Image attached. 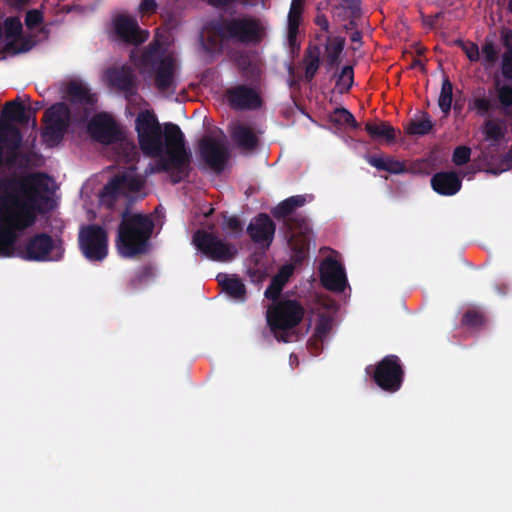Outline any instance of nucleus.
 <instances>
[{"label": "nucleus", "instance_id": "nucleus-1", "mask_svg": "<svg viewBox=\"0 0 512 512\" xmlns=\"http://www.w3.org/2000/svg\"><path fill=\"white\" fill-rule=\"evenodd\" d=\"M49 176L42 172L12 174L0 179V257L13 254L17 233L31 228L41 211Z\"/></svg>", "mask_w": 512, "mask_h": 512}, {"label": "nucleus", "instance_id": "nucleus-2", "mask_svg": "<svg viewBox=\"0 0 512 512\" xmlns=\"http://www.w3.org/2000/svg\"><path fill=\"white\" fill-rule=\"evenodd\" d=\"M139 149L145 157L156 159L152 173H166L172 185L185 181L191 172V152L178 124L158 122L153 111L143 110L135 118Z\"/></svg>", "mask_w": 512, "mask_h": 512}, {"label": "nucleus", "instance_id": "nucleus-3", "mask_svg": "<svg viewBox=\"0 0 512 512\" xmlns=\"http://www.w3.org/2000/svg\"><path fill=\"white\" fill-rule=\"evenodd\" d=\"M154 222L150 216L124 210L117 228L116 247L124 258H135L149 250Z\"/></svg>", "mask_w": 512, "mask_h": 512}, {"label": "nucleus", "instance_id": "nucleus-4", "mask_svg": "<svg viewBox=\"0 0 512 512\" xmlns=\"http://www.w3.org/2000/svg\"><path fill=\"white\" fill-rule=\"evenodd\" d=\"M305 204L304 195H294L284 201L279 202L272 209V216L277 220L283 221L289 235V242L293 246V250L298 253H304L308 245V235L311 232L308 219L302 214H293L294 211Z\"/></svg>", "mask_w": 512, "mask_h": 512}, {"label": "nucleus", "instance_id": "nucleus-5", "mask_svg": "<svg viewBox=\"0 0 512 512\" xmlns=\"http://www.w3.org/2000/svg\"><path fill=\"white\" fill-rule=\"evenodd\" d=\"M305 315L304 306L292 299L280 300L268 307L267 323L279 342L288 343L294 336L293 330Z\"/></svg>", "mask_w": 512, "mask_h": 512}, {"label": "nucleus", "instance_id": "nucleus-6", "mask_svg": "<svg viewBox=\"0 0 512 512\" xmlns=\"http://www.w3.org/2000/svg\"><path fill=\"white\" fill-rule=\"evenodd\" d=\"M87 130L91 138L103 145H110L120 141L121 155L128 162L134 161L137 157L136 146L133 142L122 140L121 130L107 113H100L88 122Z\"/></svg>", "mask_w": 512, "mask_h": 512}, {"label": "nucleus", "instance_id": "nucleus-7", "mask_svg": "<svg viewBox=\"0 0 512 512\" xmlns=\"http://www.w3.org/2000/svg\"><path fill=\"white\" fill-rule=\"evenodd\" d=\"M211 31L223 40L250 44L259 41L258 21L252 18H225L211 23Z\"/></svg>", "mask_w": 512, "mask_h": 512}, {"label": "nucleus", "instance_id": "nucleus-8", "mask_svg": "<svg viewBox=\"0 0 512 512\" xmlns=\"http://www.w3.org/2000/svg\"><path fill=\"white\" fill-rule=\"evenodd\" d=\"M366 374L372 377L377 387L387 393H395L402 387L403 371L401 359L396 355H386L376 365L366 367Z\"/></svg>", "mask_w": 512, "mask_h": 512}, {"label": "nucleus", "instance_id": "nucleus-9", "mask_svg": "<svg viewBox=\"0 0 512 512\" xmlns=\"http://www.w3.org/2000/svg\"><path fill=\"white\" fill-rule=\"evenodd\" d=\"M44 129L42 139L49 146H56L63 141L64 135L70 128L71 111L64 102H58L48 108L44 113Z\"/></svg>", "mask_w": 512, "mask_h": 512}, {"label": "nucleus", "instance_id": "nucleus-10", "mask_svg": "<svg viewBox=\"0 0 512 512\" xmlns=\"http://www.w3.org/2000/svg\"><path fill=\"white\" fill-rule=\"evenodd\" d=\"M192 242L199 252L214 262L228 263L237 255L236 246L203 229L193 234Z\"/></svg>", "mask_w": 512, "mask_h": 512}, {"label": "nucleus", "instance_id": "nucleus-11", "mask_svg": "<svg viewBox=\"0 0 512 512\" xmlns=\"http://www.w3.org/2000/svg\"><path fill=\"white\" fill-rule=\"evenodd\" d=\"M63 255V243L54 241L49 234L33 235L24 244L23 258L27 261L58 262L63 258Z\"/></svg>", "mask_w": 512, "mask_h": 512}, {"label": "nucleus", "instance_id": "nucleus-12", "mask_svg": "<svg viewBox=\"0 0 512 512\" xmlns=\"http://www.w3.org/2000/svg\"><path fill=\"white\" fill-rule=\"evenodd\" d=\"M107 232L96 224L82 226L78 233V247L91 262H101L107 257Z\"/></svg>", "mask_w": 512, "mask_h": 512}, {"label": "nucleus", "instance_id": "nucleus-13", "mask_svg": "<svg viewBox=\"0 0 512 512\" xmlns=\"http://www.w3.org/2000/svg\"><path fill=\"white\" fill-rule=\"evenodd\" d=\"M143 187V181L135 174L133 169L118 172L103 186L100 198L113 203L121 195L137 193Z\"/></svg>", "mask_w": 512, "mask_h": 512}, {"label": "nucleus", "instance_id": "nucleus-14", "mask_svg": "<svg viewBox=\"0 0 512 512\" xmlns=\"http://www.w3.org/2000/svg\"><path fill=\"white\" fill-rule=\"evenodd\" d=\"M200 157L208 168L221 174L229 160V150L225 140L213 137H204L199 143Z\"/></svg>", "mask_w": 512, "mask_h": 512}, {"label": "nucleus", "instance_id": "nucleus-15", "mask_svg": "<svg viewBox=\"0 0 512 512\" xmlns=\"http://www.w3.org/2000/svg\"><path fill=\"white\" fill-rule=\"evenodd\" d=\"M322 286L330 292L342 293L347 287V276L344 267L337 260L328 257L319 267Z\"/></svg>", "mask_w": 512, "mask_h": 512}, {"label": "nucleus", "instance_id": "nucleus-16", "mask_svg": "<svg viewBox=\"0 0 512 512\" xmlns=\"http://www.w3.org/2000/svg\"><path fill=\"white\" fill-rule=\"evenodd\" d=\"M226 99L232 108L240 110H254L262 106V99L257 90L246 85H237L227 89Z\"/></svg>", "mask_w": 512, "mask_h": 512}, {"label": "nucleus", "instance_id": "nucleus-17", "mask_svg": "<svg viewBox=\"0 0 512 512\" xmlns=\"http://www.w3.org/2000/svg\"><path fill=\"white\" fill-rule=\"evenodd\" d=\"M10 135V149L6 151L4 167L8 169H28L31 166V154L20 151L23 136L17 127H6Z\"/></svg>", "mask_w": 512, "mask_h": 512}, {"label": "nucleus", "instance_id": "nucleus-18", "mask_svg": "<svg viewBox=\"0 0 512 512\" xmlns=\"http://www.w3.org/2000/svg\"><path fill=\"white\" fill-rule=\"evenodd\" d=\"M276 225L267 213L261 212L251 219L246 232L256 244L269 246L275 237Z\"/></svg>", "mask_w": 512, "mask_h": 512}, {"label": "nucleus", "instance_id": "nucleus-19", "mask_svg": "<svg viewBox=\"0 0 512 512\" xmlns=\"http://www.w3.org/2000/svg\"><path fill=\"white\" fill-rule=\"evenodd\" d=\"M114 31L118 38L130 45H139L149 37V33L141 30L135 19L125 15L118 16L114 20Z\"/></svg>", "mask_w": 512, "mask_h": 512}, {"label": "nucleus", "instance_id": "nucleus-20", "mask_svg": "<svg viewBox=\"0 0 512 512\" xmlns=\"http://www.w3.org/2000/svg\"><path fill=\"white\" fill-rule=\"evenodd\" d=\"M109 85L125 94L129 98L136 94V77L131 67L122 66L110 68L106 71Z\"/></svg>", "mask_w": 512, "mask_h": 512}, {"label": "nucleus", "instance_id": "nucleus-21", "mask_svg": "<svg viewBox=\"0 0 512 512\" xmlns=\"http://www.w3.org/2000/svg\"><path fill=\"white\" fill-rule=\"evenodd\" d=\"M60 92H62L63 98L69 100L73 105H83L87 108L93 107L96 103V98L90 93L89 88L78 80L63 83Z\"/></svg>", "mask_w": 512, "mask_h": 512}, {"label": "nucleus", "instance_id": "nucleus-22", "mask_svg": "<svg viewBox=\"0 0 512 512\" xmlns=\"http://www.w3.org/2000/svg\"><path fill=\"white\" fill-rule=\"evenodd\" d=\"M430 184L438 195L452 196L459 192L461 179L455 171H441L431 177Z\"/></svg>", "mask_w": 512, "mask_h": 512}, {"label": "nucleus", "instance_id": "nucleus-23", "mask_svg": "<svg viewBox=\"0 0 512 512\" xmlns=\"http://www.w3.org/2000/svg\"><path fill=\"white\" fill-rule=\"evenodd\" d=\"M175 75V61L170 56H164L160 59L156 66V83L157 89L166 91L173 86V76Z\"/></svg>", "mask_w": 512, "mask_h": 512}, {"label": "nucleus", "instance_id": "nucleus-24", "mask_svg": "<svg viewBox=\"0 0 512 512\" xmlns=\"http://www.w3.org/2000/svg\"><path fill=\"white\" fill-rule=\"evenodd\" d=\"M217 280L218 284L221 286L222 292L238 302L245 301V295L247 294V291L245 290L244 283L240 280L239 277L235 275L228 276L225 274H220L218 275Z\"/></svg>", "mask_w": 512, "mask_h": 512}, {"label": "nucleus", "instance_id": "nucleus-25", "mask_svg": "<svg viewBox=\"0 0 512 512\" xmlns=\"http://www.w3.org/2000/svg\"><path fill=\"white\" fill-rule=\"evenodd\" d=\"M365 131L374 141H384L388 144H392L396 140L395 129L388 122H366Z\"/></svg>", "mask_w": 512, "mask_h": 512}, {"label": "nucleus", "instance_id": "nucleus-26", "mask_svg": "<svg viewBox=\"0 0 512 512\" xmlns=\"http://www.w3.org/2000/svg\"><path fill=\"white\" fill-rule=\"evenodd\" d=\"M368 164L377 168V170L388 172L393 175H400L406 172L405 164L395 160L391 157L384 158L383 156H365Z\"/></svg>", "mask_w": 512, "mask_h": 512}, {"label": "nucleus", "instance_id": "nucleus-27", "mask_svg": "<svg viewBox=\"0 0 512 512\" xmlns=\"http://www.w3.org/2000/svg\"><path fill=\"white\" fill-rule=\"evenodd\" d=\"M303 63L305 68L304 79L311 82L315 78L320 65V48L318 45L310 44L305 49Z\"/></svg>", "mask_w": 512, "mask_h": 512}, {"label": "nucleus", "instance_id": "nucleus-28", "mask_svg": "<svg viewBox=\"0 0 512 512\" xmlns=\"http://www.w3.org/2000/svg\"><path fill=\"white\" fill-rule=\"evenodd\" d=\"M232 139L239 147L246 150H253L258 146V137L254 131L242 124L235 127L232 132Z\"/></svg>", "mask_w": 512, "mask_h": 512}, {"label": "nucleus", "instance_id": "nucleus-29", "mask_svg": "<svg viewBox=\"0 0 512 512\" xmlns=\"http://www.w3.org/2000/svg\"><path fill=\"white\" fill-rule=\"evenodd\" d=\"M2 116L6 119L25 125L28 123L32 114L25 108V106L18 101H9L5 104L2 110Z\"/></svg>", "mask_w": 512, "mask_h": 512}, {"label": "nucleus", "instance_id": "nucleus-30", "mask_svg": "<svg viewBox=\"0 0 512 512\" xmlns=\"http://www.w3.org/2000/svg\"><path fill=\"white\" fill-rule=\"evenodd\" d=\"M488 323L485 312L479 307H472L466 310L460 319V325L478 331Z\"/></svg>", "mask_w": 512, "mask_h": 512}, {"label": "nucleus", "instance_id": "nucleus-31", "mask_svg": "<svg viewBox=\"0 0 512 512\" xmlns=\"http://www.w3.org/2000/svg\"><path fill=\"white\" fill-rule=\"evenodd\" d=\"M332 325L330 318L324 315L319 317L318 322H316L315 325L314 335H312L310 340L311 348L319 350L322 347V343L329 335Z\"/></svg>", "mask_w": 512, "mask_h": 512}, {"label": "nucleus", "instance_id": "nucleus-32", "mask_svg": "<svg viewBox=\"0 0 512 512\" xmlns=\"http://www.w3.org/2000/svg\"><path fill=\"white\" fill-rule=\"evenodd\" d=\"M434 127L431 122L430 116L427 113L423 114L421 119H412L406 124L405 133L408 135L425 136L429 134Z\"/></svg>", "mask_w": 512, "mask_h": 512}, {"label": "nucleus", "instance_id": "nucleus-33", "mask_svg": "<svg viewBox=\"0 0 512 512\" xmlns=\"http://www.w3.org/2000/svg\"><path fill=\"white\" fill-rule=\"evenodd\" d=\"M336 78V88L341 94H347L353 85V68L351 65H346L341 68L339 73L334 74Z\"/></svg>", "mask_w": 512, "mask_h": 512}, {"label": "nucleus", "instance_id": "nucleus-34", "mask_svg": "<svg viewBox=\"0 0 512 512\" xmlns=\"http://www.w3.org/2000/svg\"><path fill=\"white\" fill-rule=\"evenodd\" d=\"M330 122L336 125L350 126L354 129L359 128V123L356 121L355 117L347 108L343 107L334 108L332 115H330Z\"/></svg>", "mask_w": 512, "mask_h": 512}, {"label": "nucleus", "instance_id": "nucleus-35", "mask_svg": "<svg viewBox=\"0 0 512 512\" xmlns=\"http://www.w3.org/2000/svg\"><path fill=\"white\" fill-rule=\"evenodd\" d=\"M452 90V82L448 78H444L442 80L440 97H438V107H440L441 112L445 115H448L452 106Z\"/></svg>", "mask_w": 512, "mask_h": 512}, {"label": "nucleus", "instance_id": "nucleus-36", "mask_svg": "<svg viewBox=\"0 0 512 512\" xmlns=\"http://www.w3.org/2000/svg\"><path fill=\"white\" fill-rule=\"evenodd\" d=\"M345 39L341 37L334 38V41L330 46H326L328 54H326V65L330 68L340 63V55L344 50Z\"/></svg>", "mask_w": 512, "mask_h": 512}, {"label": "nucleus", "instance_id": "nucleus-37", "mask_svg": "<svg viewBox=\"0 0 512 512\" xmlns=\"http://www.w3.org/2000/svg\"><path fill=\"white\" fill-rule=\"evenodd\" d=\"M303 10V0H292V4H290L289 15H287V30H298Z\"/></svg>", "mask_w": 512, "mask_h": 512}, {"label": "nucleus", "instance_id": "nucleus-38", "mask_svg": "<svg viewBox=\"0 0 512 512\" xmlns=\"http://www.w3.org/2000/svg\"><path fill=\"white\" fill-rule=\"evenodd\" d=\"M228 41L229 40L222 39L213 31H211V34H208L206 37H200V43H202L203 50L208 54L222 52V43Z\"/></svg>", "mask_w": 512, "mask_h": 512}, {"label": "nucleus", "instance_id": "nucleus-39", "mask_svg": "<svg viewBox=\"0 0 512 512\" xmlns=\"http://www.w3.org/2000/svg\"><path fill=\"white\" fill-rule=\"evenodd\" d=\"M9 127L16 126L10 123H0V168H2L3 164L5 163V147L6 151H9L10 149V135L9 132L6 130V128Z\"/></svg>", "mask_w": 512, "mask_h": 512}, {"label": "nucleus", "instance_id": "nucleus-40", "mask_svg": "<svg viewBox=\"0 0 512 512\" xmlns=\"http://www.w3.org/2000/svg\"><path fill=\"white\" fill-rule=\"evenodd\" d=\"M5 37L8 39L18 38L23 32V25L20 18L8 17L4 22Z\"/></svg>", "mask_w": 512, "mask_h": 512}, {"label": "nucleus", "instance_id": "nucleus-41", "mask_svg": "<svg viewBox=\"0 0 512 512\" xmlns=\"http://www.w3.org/2000/svg\"><path fill=\"white\" fill-rule=\"evenodd\" d=\"M222 229L228 231V235L233 238H238L243 233V223L240 218L236 215L225 217L224 225Z\"/></svg>", "mask_w": 512, "mask_h": 512}, {"label": "nucleus", "instance_id": "nucleus-42", "mask_svg": "<svg viewBox=\"0 0 512 512\" xmlns=\"http://www.w3.org/2000/svg\"><path fill=\"white\" fill-rule=\"evenodd\" d=\"M485 138L491 141H498L503 138V130L494 120H487L484 124Z\"/></svg>", "mask_w": 512, "mask_h": 512}, {"label": "nucleus", "instance_id": "nucleus-43", "mask_svg": "<svg viewBox=\"0 0 512 512\" xmlns=\"http://www.w3.org/2000/svg\"><path fill=\"white\" fill-rule=\"evenodd\" d=\"M471 149L466 145H460L452 153V162L456 166H463L470 161Z\"/></svg>", "mask_w": 512, "mask_h": 512}, {"label": "nucleus", "instance_id": "nucleus-44", "mask_svg": "<svg viewBox=\"0 0 512 512\" xmlns=\"http://www.w3.org/2000/svg\"><path fill=\"white\" fill-rule=\"evenodd\" d=\"M481 53H483L484 56V63L487 65H492L497 60V49L495 44L492 43V41H487L481 47Z\"/></svg>", "mask_w": 512, "mask_h": 512}, {"label": "nucleus", "instance_id": "nucleus-45", "mask_svg": "<svg viewBox=\"0 0 512 512\" xmlns=\"http://www.w3.org/2000/svg\"><path fill=\"white\" fill-rule=\"evenodd\" d=\"M43 16L39 10H28L26 18H24V24L28 29H34L42 24Z\"/></svg>", "mask_w": 512, "mask_h": 512}, {"label": "nucleus", "instance_id": "nucleus-46", "mask_svg": "<svg viewBox=\"0 0 512 512\" xmlns=\"http://www.w3.org/2000/svg\"><path fill=\"white\" fill-rule=\"evenodd\" d=\"M285 285H286L285 283H278L276 281H271V283H269V286L267 287V289H265L264 297L269 300H273L275 302L279 301L278 299H279L280 293L283 290V287Z\"/></svg>", "mask_w": 512, "mask_h": 512}, {"label": "nucleus", "instance_id": "nucleus-47", "mask_svg": "<svg viewBox=\"0 0 512 512\" xmlns=\"http://www.w3.org/2000/svg\"><path fill=\"white\" fill-rule=\"evenodd\" d=\"M208 5L218 9L227 8L235 4L251 5V0H202Z\"/></svg>", "mask_w": 512, "mask_h": 512}, {"label": "nucleus", "instance_id": "nucleus-48", "mask_svg": "<svg viewBox=\"0 0 512 512\" xmlns=\"http://www.w3.org/2000/svg\"><path fill=\"white\" fill-rule=\"evenodd\" d=\"M501 71L503 78L512 80V52H503Z\"/></svg>", "mask_w": 512, "mask_h": 512}, {"label": "nucleus", "instance_id": "nucleus-49", "mask_svg": "<svg viewBox=\"0 0 512 512\" xmlns=\"http://www.w3.org/2000/svg\"><path fill=\"white\" fill-rule=\"evenodd\" d=\"M498 99L504 107H511L512 105V88L509 85H502L498 88Z\"/></svg>", "mask_w": 512, "mask_h": 512}, {"label": "nucleus", "instance_id": "nucleus-50", "mask_svg": "<svg viewBox=\"0 0 512 512\" xmlns=\"http://www.w3.org/2000/svg\"><path fill=\"white\" fill-rule=\"evenodd\" d=\"M474 109L477 110L478 115L483 116L492 109L491 101L486 97L476 98L473 102Z\"/></svg>", "mask_w": 512, "mask_h": 512}, {"label": "nucleus", "instance_id": "nucleus-51", "mask_svg": "<svg viewBox=\"0 0 512 512\" xmlns=\"http://www.w3.org/2000/svg\"><path fill=\"white\" fill-rule=\"evenodd\" d=\"M346 7L341 6V9L345 10L346 13H351L352 17L360 16V1L359 0H343Z\"/></svg>", "mask_w": 512, "mask_h": 512}, {"label": "nucleus", "instance_id": "nucleus-52", "mask_svg": "<svg viewBox=\"0 0 512 512\" xmlns=\"http://www.w3.org/2000/svg\"><path fill=\"white\" fill-rule=\"evenodd\" d=\"M291 273H293V269L291 267H282L280 268L278 274L272 277L271 281L286 284L291 276Z\"/></svg>", "mask_w": 512, "mask_h": 512}, {"label": "nucleus", "instance_id": "nucleus-53", "mask_svg": "<svg viewBox=\"0 0 512 512\" xmlns=\"http://www.w3.org/2000/svg\"><path fill=\"white\" fill-rule=\"evenodd\" d=\"M501 42L505 47V53H512V30L504 29L501 32Z\"/></svg>", "mask_w": 512, "mask_h": 512}, {"label": "nucleus", "instance_id": "nucleus-54", "mask_svg": "<svg viewBox=\"0 0 512 512\" xmlns=\"http://www.w3.org/2000/svg\"><path fill=\"white\" fill-rule=\"evenodd\" d=\"M297 35L298 30H287V42H289L290 50H292L293 53L299 50Z\"/></svg>", "mask_w": 512, "mask_h": 512}, {"label": "nucleus", "instance_id": "nucleus-55", "mask_svg": "<svg viewBox=\"0 0 512 512\" xmlns=\"http://www.w3.org/2000/svg\"><path fill=\"white\" fill-rule=\"evenodd\" d=\"M155 8H157L155 0H142L139 4V11L142 13H153Z\"/></svg>", "mask_w": 512, "mask_h": 512}, {"label": "nucleus", "instance_id": "nucleus-56", "mask_svg": "<svg viewBox=\"0 0 512 512\" xmlns=\"http://www.w3.org/2000/svg\"><path fill=\"white\" fill-rule=\"evenodd\" d=\"M315 24H316V26L321 28V30L326 31V32L329 31V20H327L326 15L316 16Z\"/></svg>", "mask_w": 512, "mask_h": 512}, {"label": "nucleus", "instance_id": "nucleus-57", "mask_svg": "<svg viewBox=\"0 0 512 512\" xmlns=\"http://www.w3.org/2000/svg\"><path fill=\"white\" fill-rule=\"evenodd\" d=\"M466 56L472 62H477L479 59L478 46L473 44L470 50L466 51Z\"/></svg>", "mask_w": 512, "mask_h": 512}, {"label": "nucleus", "instance_id": "nucleus-58", "mask_svg": "<svg viewBox=\"0 0 512 512\" xmlns=\"http://www.w3.org/2000/svg\"><path fill=\"white\" fill-rule=\"evenodd\" d=\"M348 19V23L344 25V30L346 31H352L356 28V26L358 25L356 23V20L359 18V17H352L351 16V13H347V16H346Z\"/></svg>", "mask_w": 512, "mask_h": 512}, {"label": "nucleus", "instance_id": "nucleus-59", "mask_svg": "<svg viewBox=\"0 0 512 512\" xmlns=\"http://www.w3.org/2000/svg\"><path fill=\"white\" fill-rule=\"evenodd\" d=\"M351 42H362V33L359 30H354L350 36Z\"/></svg>", "mask_w": 512, "mask_h": 512}, {"label": "nucleus", "instance_id": "nucleus-60", "mask_svg": "<svg viewBox=\"0 0 512 512\" xmlns=\"http://www.w3.org/2000/svg\"><path fill=\"white\" fill-rule=\"evenodd\" d=\"M41 107H42V104H41L40 102H37V103H35V107H34V108H29V109H27V110H28V112H30V113H31V115H33V125H34V126L36 125L35 113H36L39 109H41Z\"/></svg>", "mask_w": 512, "mask_h": 512}, {"label": "nucleus", "instance_id": "nucleus-61", "mask_svg": "<svg viewBox=\"0 0 512 512\" xmlns=\"http://www.w3.org/2000/svg\"><path fill=\"white\" fill-rule=\"evenodd\" d=\"M418 66H421V61H420V59H415V60H413V62H412V68H416V67H418Z\"/></svg>", "mask_w": 512, "mask_h": 512}, {"label": "nucleus", "instance_id": "nucleus-62", "mask_svg": "<svg viewBox=\"0 0 512 512\" xmlns=\"http://www.w3.org/2000/svg\"><path fill=\"white\" fill-rule=\"evenodd\" d=\"M508 9H509L510 13L512 14V0H509Z\"/></svg>", "mask_w": 512, "mask_h": 512}, {"label": "nucleus", "instance_id": "nucleus-63", "mask_svg": "<svg viewBox=\"0 0 512 512\" xmlns=\"http://www.w3.org/2000/svg\"><path fill=\"white\" fill-rule=\"evenodd\" d=\"M508 156L512 160V148L509 150Z\"/></svg>", "mask_w": 512, "mask_h": 512}, {"label": "nucleus", "instance_id": "nucleus-64", "mask_svg": "<svg viewBox=\"0 0 512 512\" xmlns=\"http://www.w3.org/2000/svg\"><path fill=\"white\" fill-rule=\"evenodd\" d=\"M0 36H2V28H0Z\"/></svg>", "mask_w": 512, "mask_h": 512}]
</instances>
